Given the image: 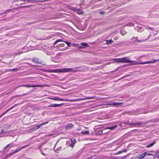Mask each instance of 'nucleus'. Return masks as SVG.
I'll return each instance as SVG.
<instances>
[{
  "label": "nucleus",
  "instance_id": "obj_1",
  "mask_svg": "<svg viewBox=\"0 0 159 159\" xmlns=\"http://www.w3.org/2000/svg\"><path fill=\"white\" fill-rule=\"evenodd\" d=\"M157 61H159V59L157 60L152 59V60L147 61L143 62H138L137 61H131L129 60L128 63H130V65H134L139 64H150L152 63H155Z\"/></svg>",
  "mask_w": 159,
  "mask_h": 159
},
{
  "label": "nucleus",
  "instance_id": "obj_2",
  "mask_svg": "<svg viewBox=\"0 0 159 159\" xmlns=\"http://www.w3.org/2000/svg\"><path fill=\"white\" fill-rule=\"evenodd\" d=\"M130 125H133L132 127H141L145 126V124L143 122H137L136 123L131 124Z\"/></svg>",
  "mask_w": 159,
  "mask_h": 159
},
{
  "label": "nucleus",
  "instance_id": "obj_3",
  "mask_svg": "<svg viewBox=\"0 0 159 159\" xmlns=\"http://www.w3.org/2000/svg\"><path fill=\"white\" fill-rule=\"evenodd\" d=\"M124 104V103L123 102H114L113 103H109L107 104V105H111L116 107H118L119 106H120L121 104Z\"/></svg>",
  "mask_w": 159,
  "mask_h": 159
},
{
  "label": "nucleus",
  "instance_id": "obj_4",
  "mask_svg": "<svg viewBox=\"0 0 159 159\" xmlns=\"http://www.w3.org/2000/svg\"><path fill=\"white\" fill-rule=\"evenodd\" d=\"M30 145V144H28V145H27L25 146H24L23 147H21V148H17L14 151H12V152L10 154V155H11V154H14V153H15L18 152L19 151H20V150L29 146Z\"/></svg>",
  "mask_w": 159,
  "mask_h": 159
},
{
  "label": "nucleus",
  "instance_id": "obj_5",
  "mask_svg": "<svg viewBox=\"0 0 159 159\" xmlns=\"http://www.w3.org/2000/svg\"><path fill=\"white\" fill-rule=\"evenodd\" d=\"M45 85H34V84H28V85H23L22 86L26 87L28 88L29 87H44L45 86Z\"/></svg>",
  "mask_w": 159,
  "mask_h": 159
},
{
  "label": "nucleus",
  "instance_id": "obj_6",
  "mask_svg": "<svg viewBox=\"0 0 159 159\" xmlns=\"http://www.w3.org/2000/svg\"><path fill=\"white\" fill-rule=\"evenodd\" d=\"M70 143V146L71 148H73L74 146V144L75 143V141L74 139H71L70 140L67 141Z\"/></svg>",
  "mask_w": 159,
  "mask_h": 159
},
{
  "label": "nucleus",
  "instance_id": "obj_7",
  "mask_svg": "<svg viewBox=\"0 0 159 159\" xmlns=\"http://www.w3.org/2000/svg\"><path fill=\"white\" fill-rule=\"evenodd\" d=\"M96 98V97L95 96H93L92 97H88L85 98H77L75 100V101H79L80 100H84L86 99H94Z\"/></svg>",
  "mask_w": 159,
  "mask_h": 159
},
{
  "label": "nucleus",
  "instance_id": "obj_8",
  "mask_svg": "<svg viewBox=\"0 0 159 159\" xmlns=\"http://www.w3.org/2000/svg\"><path fill=\"white\" fill-rule=\"evenodd\" d=\"M154 154H151L149 152H145L143 154H142L141 155V157L142 158H143L145 157H146V156H150L151 155H154Z\"/></svg>",
  "mask_w": 159,
  "mask_h": 159
},
{
  "label": "nucleus",
  "instance_id": "obj_9",
  "mask_svg": "<svg viewBox=\"0 0 159 159\" xmlns=\"http://www.w3.org/2000/svg\"><path fill=\"white\" fill-rule=\"evenodd\" d=\"M53 100L56 101H68V99H64L59 98L57 97H55L52 98Z\"/></svg>",
  "mask_w": 159,
  "mask_h": 159
},
{
  "label": "nucleus",
  "instance_id": "obj_10",
  "mask_svg": "<svg viewBox=\"0 0 159 159\" xmlns=\"http://www.w3.org/2000/svg\"><path fill=\"white\" fill-rule=\"evenodd\" d=\"M64 103H62L61 104H52L51 105L48 106V107H59L61 106H62L64 105Z\"/></svg>",
  "mask_w": 159,
  "mask_h": 159
},
{
  "label": "nucleus",
  "instance_id": "obj_11",
  "mask_svg": "<svg viewBox=\"0 0 159 159\" xmlns=\"http://www.w3.org/2000/svg\"><path fill=\"white\" fill-rule=\"evenodd\" d=\"M122 58V63H128L129 62V59L128 57H125Z\"/></svg>",
  "mask_w": 159,
  "mask_h": 159
},
{
  "label": "nucleus",
  "instance_id": "obj_12",
  "mask_svg": "<svg viewBox=\"0 0 159 159\" xmlns=\"http://www.w3.org/2000/svg\"><path fill=\"white\" fill-rule=\"evenodd\" d=\"M58 141H57L56 144H55V146L54 148V151L57 152V151H60L62 149V147L61 146H60L58 147L56 149V146L57 145V143L58 142Z\"/></svg>",
  "mask_w": 159,
  "mask_h": 159
},
{
  "label": "nucleus",
  "instance_id": "obj_13",
  "mask_svg": "<svg viewBox=\"0 0 159 159\" xmlns=\"http://www.w3.org/2000/svg\"><path fill=\"white\" fill-rule=\"evenodd\" d=\"M73 126V125L71 123H70L69 124H67L66 126V130H68L72 128Z\"/></svg>",
  "mask_w": 159,
  "mask_h": 159
},
{
  "label": "nucleus",
  "instance_id": "obj_14",
  "mask_svg": "<svg viewBox=\"0 0 159 159\" xmlns=\"http://www.w3.org/2000/svg\"><path fill=\"white\" fill-rule=\"evenodd\" d=\"M136 29L139 32H141L143 30V28L140 25L137 26Z\"/></svg>",
  "mask_w": 159,
  "mask_h": 159
},
{
  "label": "nucleus",
  "instance_id": "obj_15",
  "mask_svg": "<svg viewBox=\"0 0 159 159\" xmlns=\"http://www.w3.org/2000/svg\"><path fill=\"white\" fill-rule=\"evenodd\" d=\"M72 68H66L62 69V71L63 72H67L71 71Z\"/></svg>",
  "mask_w": 159,
  "mask_h": 159
},
{
  "label": "nucleus",
  "instance_id": "obj_16",
  "mask_svg": "<svg viewBox=\"0 0 159 159\" xmlns=\"http://www.w3.org/2000/svg\"><path fill=\"white\" fill-rule=\"evenodd\" d=\"M134 39V40L135 41H137V42L138 43H140V42H143L144 41V40H138V37H133L132 39V40H133Z\"/></svg>",
  "mask_w": 159,
  "mask_h": 159
},
{
  "label": "nucleus",
  "instance_id": "obj_17",
  "mask_svg": "<svg viewBox=\"0 0 159 159\" xmlns=\"http://www.w3.org/2000/svg\"><path fill=\"white\" fill-rule=\"evenodd\" d=\"M14 147V144L13 143H11L10 144H8L4 148V149H6L8 147H9V149L11 148Z\"/></svg>",
  "mask_w": 159,
  "mask_h": 159
},
{
  "label": "nucleus",
  "instance_id": "obj_18",
  "mask_svg": "<svg viewBox=\"0 0 159 159\" xmlns=\"http://www.w3.org/2000/svg\"><path fill=\"white\" fill-rule=\"evenodd\" d=\"M14 107V106H12L10 108L7 110L6 111H5L1 115V116H2L4 115V114L7 113V112H8L9 111L12 109Z\"/></svg>",
  "mask_w": 159,
  "mask_h": 159
},
{
  "label": "nucleus",
  "instance_id": "obj_19",
  "mask_svg": "<svg viewBox=\"0 0 159 159\" xmlns=\"http://www.w3.org/2000/svg\"><path fill=\"white\" fill-rule=\"evenodd\" d=\"M48 123V122H45V123H42V124H40V125H38L36 126V129H39L43 125H45L46 124H47Z\"/></svg>",
  "mask_w": 159,
  "mask_h": 159
},
{
  "label": "nucleus",
  "instance_id": "obj_20",
  "mask_svg": "<svg viewBox=\"0 0 159 159\" xmlns=\"http://www.w3.org/2000/svg\"><path fill=\"white\" fill-rule=\"evenodd\" d=\"M25 94H23V95H16V96H12V97L9 100V101L10 102H11V101L13 100V99L14 98H16L17 97H21L23 95H25Z\"/></svg>",
  "mask_w": 159,
  "mask_h": 159
},
{
  "label": "nucleus",
  "instance_id": "obj_21",
  "mask_svg": "<svg viewBox=\"0 0 159 159\" xmlns=\"http://www.w3.org/2000/svg\"><path fill=\"white\" fill-rule=\"evenodd\" d=\"M18 68H16L12 69H10L7 70V72L11 71H17L18 70Z\"/></svg>",
  "mask_w": 159,
  "mask_h": 159
},
{
  "label": "nucleus",
  "instance_id": "obj_22",
  "mask_svg": "<svg viewBox=\"0 0 159 159\" xmlns=\"http://www.w3.org/2000/svg\"><path fill=\"white\" fill-rule=\"evenodd\" d=\"M114 42V41L111 39L109 40H106V44H109Z\"/></svg>",
  "mask_w": 159,
  "mask_h": 159
},
{
  "label": "nucleus",
  "instance_id": "obj_23",
  "mask_svg": "<svg viewBox=\"0 0 159 159\" xmlns=\"http://www.w3.org/2000/svg\"><path fill=\"white\" fill-rule=\"evenodd\" d=\"M127 149H124L122 151H119L118 152H117L116 154V155H117V154H120V153H123V152H126L127 151Z\"/></svg>",
  "mask_w": 159,
  "mask_h": 159
},
{
  "label": "nucleus",
  "instance_id": "obj_24",
  "mask_svg": "<svg viewBox=\"0 0 159 159\" xmlns=\"http://www.w3.org/2000/svg\"><path fill=\"white\" fill-rule=\"evenodd\" d=\"M117 63H122V58H119L115 59Z\"/></svg>",
  "mask_w": 159,
  "mask_h": 159
},
{
  "label": "nucleus",
  "instance_id": "obj_25",
  "mask_svg": "<svg viewBox=\"0 0 159 159\" xmlns=\"http://www.w3.org/2000/svg\"><path fill=\"white\" fill-rule=\"evenodd\" d=\"M19 1L25 2L26 1V0H15L13 2L16 3V5H17V3Z\"/></svg>",
  "mask_w": 159,
  "mask_h": 159
},
{
  "label": "nucleus",
  "instance_id": "obj_26",
  "mask_svg": "<svg viewBox=\"0 0 159 159\" xmlns=\"http://www.w3.org/2000/svg\"><path fill=\"white\" fill-rule=\"evenodd\" d=\"M63 41L61 39H59L56 40L53 43L54 45H55L57 43L60 42H62Z\"/></svg>",
  "mask_w": 159,
  "mask_h": 159
},
{
  "label": "nucleus",
  "instance_id": "obj_27",
  "mask_svg": "<svg viewBox=\"0 0 159 159\" xmlns=\"http://www.w3.org/2000/svg\"><path fill=\"white\" fill-rule=\"evenodd\" d=\"M117 126L115 125L111 127H108L107 128V129H109L111 130H112L114 129L117 127Z\"/></svg>",
  "mask_w": 159,
  "mask_h": 159
},
{
  "label": "nucleus",
  "instance_id": "obj_28",
  "mask_svg": "<svg viewBox=\"0 0 159 159\" xmlns=\"http://www.w3.org/2000/svg\"><path fill=\"white\" fill-rule=\"evenodd\" d=\"M32 61L34 63H39V61H38V59L36 58H34L32 60Z\"/></svg>",
  "mask_w": 159,
  "mask_h": 159
},
{
  "label": "nucleus",
  "instance_id": "obj_29",
  "mask_svg": "<svg viewBox=\"0 0 159 159\" xmlns=\"http://www.w3.org/2000/svg\"><path fill=\"white\" fill-rule=\"evenodd\" d=\"M33 6V5H29V6H22V7H20L18 8H15V9H17L22 8H25V7H32Z\"/></svg>",
  "mask_w": 159,
  "mask_h": 159
},
{
  "label": "nucleus",
  "instance_id": "obj_30",
  "mask_svg": "<svg viewBox=\"0 0 159 159\" xmlns=\"http://www.w3.org/2000/svg\"><path fill=\"white\" fill-rule=\"evenodd\" d=\"M155 142H153L150 143V144H148V145H147V147L148 148L151 147L152 146L155 144Z\"/></svg>",
  "mask_w": 159,
  "mask_h": 159
},
{
  "label": "nucleus",
  "instance_id": "obj_31",
  "mask_svg": "<svg viewBox=\"0 0 159 159\" xmlns=\"http://www.w3.org/2000/svg\"><path fill=\"white\" fill-rule=\"evenodd\" d=\"M65 46V44L64 43H61L60 44H57L56 47H64Z\"/></svg>",
  "mask_w": 159,
  "mask_h": 159
},
{
  "label": "nucleus",
  "instance_id": "obj_32",
  "mask_svg": "<svg viewBox=\"0 0 159 159\" xmlns=\"http://www.w3.org/2000/svg\"><path fill=\"white\" fill-rule=\"evenodd\" d=\"M155 158L156 157L159 158V152H157L154 155Z\"/></svg>",
  "mask_w": 159,
  "mask_h": 159
},
{
  "label": "nucleus",
  "instance_id": "obj_33",
  "mask_svg": "<svg viewBox=\"0 0 159 159\" xmlns=\"http://www.w3.org/2000/svg\"><path fill=\"white\" fill-rule=\"evenodd\" d=\"M81 44L84 46H88V44L86 43H81Z\"/></svg>",
  "mask_w": 159,
  "mask_h": 159
},
{
  "label": "nucleus",
  "instance_id": "obj_34",
  "mask_svg": "<svg viewBox=\"0 0 159 159\" xmlns=\"http://www.w3.org/2000/svg\"><path fill=\"white\" fill-rule=\"evenodd\" d=\"M82 133L84 134H89V131H86L85 132H82Z\"/></svg>",
  "mask_w": 159,
  "mask_h": 159
},
{
  "label": "nucleus",
  "instance_id": "obj_35",
  "mask_svg": "<svg viewBox=\"0 0 159 159\" xmlns=\"http://www.w3.org/2000/svg\"><path fill=\"white\" fill-rule=\"evenodd\" d=\"M81 70H72L71 71H72L73 72H77L80 71Z\"/></svg>",
  "mask_w": 159,
  "mask_h": 159
},
{
  "label": "nucleus",
  "instance_id": "obj_36",
  "mask_svg": "<svg viewBox=\"0 0 159 159\" xmlns=\"http://www.w3.org/2000/svg\"><path fill=\"white\" fill-rule=\"evenodd\" d=\"M65 43L68 46H70V43L68 42H67V41H65Z\"/></svg>",
  "mask_w": 159,
  "mask_h": 159
},
{
  "label": "nucleus",
  "instance_id": "obj_37",
  "mask_svg": "<svg viewBox=\"0 0 159 159\" xmlns=\"http://www.w3.org/2000/svg\"><path fill=\"white\" fill-rule=\"evenodd\" d=\"M128 25L129 26H133L134 24H133V23H129L128 24Z\"/></svg>",
  "mask_w": 159,
  "mask_h": 159
},
{
  "label": "nucleus",
  "instance_id": "obj_38",
  "mask_svg": "<svg viewBox=\"0 0 159 159\" xmlns=\"http://www.w3.org/2000/svg\"><path fill=\"white\" fill-rule=\"evenodd\" d=\"M21 104V103L20 102V103H19L16 104H15V105H14V107H16V106H19V105H20Z\"/></svg>",
  "mask_w": 159,
  "mask_h": 159
},
{
  "label": "nucleus",
  "instance_id": "obj_39",
  "mask_svg": "<svg viewBox=\"0 0 159 159\" xmlns=\"http://www.w3.org/2000/svg\"><path fill=\"white\" fill-rule=\"evenodd\" d=\"M75 80V79L74 77H70V79H69V80Z\"/></svg>",
  "mask_w": 159,
  "mask_h": 159
},
{
  "label": "nucleus",
  "instance_id": "obj_40",
  "mask_svg": "<svg viewBox=\"0 0 159 159\" xmlns=\"http://www.w3.org/2000/svg\"><path fill=\"white\" fill-rule=\"evenodd\" d=\"M118 38H119V37L118 36H116V37H115L114 38V39L115 40H116L117 39H118Z\"/></svg>",
  "mask_w": 159,
  "mask_h": 159
},
{
  "label": "nucleus",
  "instance_id": "obj_41",
  "mask_svg": "<svg viewBox=\"0 0 159 159\" xmlns=\"http://www.w3.org/2000/svg\"><path fill=\"white\" fill-rule=\"evenodd\" d=\"M121 34L122 35H124L126 33H123L122 31H121Z\"/></svg>",
  "mask_w": 159,
  "mask_h": 159
},
{
  "label": "nucleus",
  "instance_id": "obj_42",
  "mask_svg": "<svg viewBox=\"0 0 159 159\" xmlns=\"http://www.w3.org/2000/svg\"><path fill=\"white\" fill-rule=\"evenodd\" d=\"M102 131L101 130V131H99L98 132V133L99 134H102Z\"/></svg>",
  "mask_w": 159,
  "mask_h": 159
},
{
  "label": "nucleus",
  "instance_id": "obj_43",
  "mask_svg": "<svg viewBox=\"0 0 159 159\" xmlns=\"http://www.w3.org/2000/svg\"><path fill=\"white\" fill-rule=\"evenodd\" d=\"M150 29V30H152V28H150L149 27H147V28H146V29Z\"/></svg>",
  "mask_w": 159,
  "mask_h": 159
},
{
  "label": "nucleus",
  "instance_id": "obj_44",
  "mask_svg": "<svg viewBox=\"0 0 159 159\" xmlns=\"http://www.w3.org/2000/svg\"><path fill=\"white\" fill-rule=\"evenodd\" d=\"M81 11H79L78 12V13L79 14H81Z\"/></svg>",
  "mask_w": 159,
  "mask_h": 159
},
{
  "label": "nucleus",
  "instance_id": "obj_45",
  "mask_svg": "<svg viewBox=\"0 0 159 159\" xmlns=\"http://www.w3.org/2000/svg\"><path fill=\"white\" fill-rule=\"evenodd\" d=\"M100 13L101 14H103L104 13V12H100Z\"/></svg>",
  "mask_w": 159,
  "mask_h": 159
},
{
  "label": "nucleus",
  "instance_id": "obj_46",
  "mask_svg": "<svg viewBox=\"0 0 159 159\" xmlns=\"http://www.w3.org/2000/svg\"><path fill=\"white\" fill-rule=\"evenodd\" d=\"M80 68V67H76V68H75V69H78V68Z\"/></svg>",
  "mask_w": 159,
  "mask_h": 159
},
{
  "label": "nucleus",
  "instance_id": "obj_47",
  "mask_svg": "<svg viewBox=\"0 0 159 159\" xmlns=\"http://www.w3.org/2000/svg\"><path fill=\"white\" fill-rule=\"evenodd\" d=\"M4 130H1V133H3L4 132Z\"/></svg>",
  "mask_w": 159,
  "mask_h": 159
},
{
  "label": "nucleus",
  "instance_id": "obj_48",
  "mask_svg": "<svg viewBox=\"0 0 159 159\" xmlns=\"http://www.w3.org/2000/svg\"><path fill=\"white\" fill-rule=\"evenodd\" d=\"M19 53H20V54H21L23 53V52H19Z\"/></svg>",
  "mask_w": 159,
  "mask_h": 159
},
{
  "label": "nucleus",
  "instance_id": "obj_49",
  "mask_svg": "<svg viewBox=\"0 0 159 159\" xmlns=\"http://www.w3.org/2000/svg\"><path fill=\"white\" fill-rule=\"evenodd\" d=\"M80 48H84V47H80Z\"/></svg>",
  "mask_w": 159,
  "mask_h": 159
},
{
  "label": "nucleus",
  "instance_id": "obj_50",
  "mask_svg": "<svg viewBox=\"0 0 159 159\" xmlns=\"http://www.w3.org/2000/svg\"><path fill=\"white\" fill-rule=\"evenodd\" d=\"M25 3H22L21 5H22L23 4H24Z\"/></svg>",
  "mask_w": 159,
  "mask_h": 159
},
{
  "label": "nucleus",
  "instance_id": "obj_51",
  "mask_svg": "<svg viewBox=\"0 0 159 159\" xmlns=\"http://www.w3.org/2000/svg\"><path fill=\"white\" fill-rule=\"evenodd\" d=\"M125 78V77H124L122 78Z\"/></svg>",
  "mask_w": 159,
  "mask_h": 159
}]
</instances>
